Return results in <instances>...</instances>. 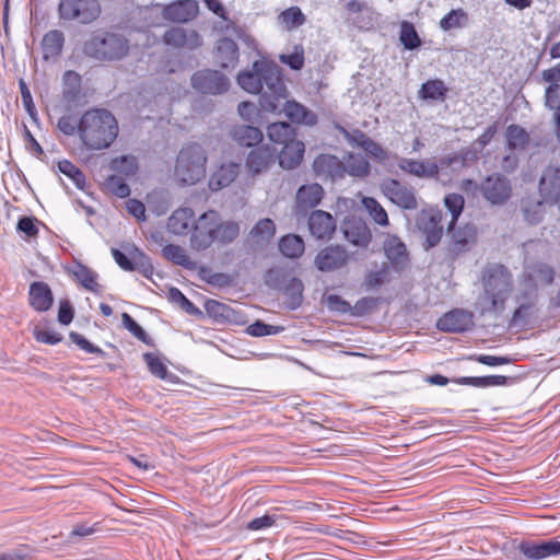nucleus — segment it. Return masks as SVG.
<instances>
[{"label": "nucleus", "mask_w": 560, "mask_h": 560, "mask_svg": "<svg viewBox=\"0 0 560 560\" xmlns=\"http://www.w3.org/2000/svg\"><path fill=\"white\" fill-rule=\"evenodd\" d=\"M118 132V121L107 109H89L80 117V140L90 151L108 149Z\"/></svg>", "instance_id": "nucleus-1"}, {"label": "nucleus", "mask_w": 560, "mask_h": 560, "mask_svg": "<svg viewBox=\"0 0 560 560\" xmlns=\"http://www.w3.org/2000/svg\"><path fill=\"white\" fill-rule=\"evenodd\" d=\"M207 155L198 143L184 145L177 154L174 176L180 185H195L206 176Z\"/></svg>", "instance_id": "nucleus-2"}, {"label": "nucleus", "mask_w": 560, "mask_h": 560, "mask_svg": "<svg viewBox=\"0 0 560 560\" xmlns=\"http://www.w3.org/2000/svg\"><path fill=\"white\" fill-rule=\"evenodd\" d=\"M485 294L491 303L492 311H502L512 289V275L500 264H490L482 271Z\"/></svg>", "instance_id": "nucleus-3"}, {"label": "nucleus", "mask_w": 560, "mask_h": 560, "mask_svg": "<svg viewBox=\"0 0 560 560\" xmlns=\"http://www.w3.org/2000/svg\"><path fill=\"white\" fill-rule=\"evenodd\" d=\"M84 54L101 61L122 59L129 50L128 40L119 34L102 33L93 35L84 44Z\"/></svg>", "instance_id": "nucleus-4"}, {"label": "nucleus", "mask_w": 560, "mask_h": 560, "mask_svg": "<svg viewBox=\"0 0 560 560\" xmlns=\"http://www.w3.org/2000/svg\"><path fill=\"white\" fill-rule=\"evenodd\" d=\"M281 70L277 63L269 60H256L250 70L241 72L237 78V84L246 92L252 94L261 93L272 82L279 85V75Z\"/></svg>", "instance_id": "nucleus-5"}, {"label": "nucleus", "mask_w": 560, "mask_h": 560, "mask_svg": "<svg viewBox=\"0 0 560 560\" xmlns=\"http://www.w3.org/2000/svg\"><path fill=\"white\" fill-rule=\"evenodd\" d=\"M98 0H60L58 15L63 21L90 24L101 14Z\"/></svg>", "instance_id": "nucleus-6"}, {"label": "nucleus", "mask_w": 560, "mask_h": 560, "mask_svg": "<svg viewBox=\"0 0 560 560\" xmlns=\"http://www.w3.org/2000/svg\"><path fill=\"white\" fill-rule=\"evenodd\" d=\"M380 189L390 202L400 209L416 210L418 208V200L415 189L398 179H383L380 184Z\"/></svg>", "instance_id": "nucleus-7"}, {"label": "nucleus", "mask_w": 560, "mask_h": 560, "mask_svg": "<svg viewBox=\"0 0 560 560\" xmlns=\"http://www.w3.org/2000/svg\"><path fill=\"white\" fill-rule=\"evenodd\" d=\"M217 219H219V213L214 210H209L196 219L190 235L192 249L205 250L214 243Z\"/></svg>", "instance_id": "nucleus-8"}, {"label": "nucleus", "mask_w": 560, "mask_h": 560, "mask_svg": "<svg viewBox=\"0 0 560 560\" xmlns=\"http://www.w3.org/2000/svg\"><path fill=\"white\" fill-rule=\"evenodd\" d=\"M191 86L201 94L219 95L230 88L229 79L218 70L202 69L190 79Z\"/></svg>", "instance_id": "nucleus-9"}, {"label": "nucleus", "mask_w": 560, "mask_h": 560, "mask_svg": "<svg viewBox=\"0 0 560 560\" xmlns=\"http://www.w3.org/2000/svg\"><path fill=\"white\" fill-rule=\"evenodd\" d=\"M482 197L491 205H503L512 195V185L508 177L500 173L488 175L479 185Z\"/></svg>", "instance_id": "nucleus-10"}, {"label": "nucleus", "mask_w": 560, "mask_h": 560, "mask_svg": "<svg viewBox=\"0 0 560 560\" xmlns=\"http://www.w3.org/2000/svg\"><path fill=\"white\" fill-rule=\"evenodd\" d=\"M350 260V254L341 245H328L315 256V267L322 272H331L345 268Z\"/></svg>", "instance_id": "nucleus-11"}, {"label": "nucleus", "mask_w": 560, "mask_h": 560, "mask_svg": "<svg viewBox=\"0 0 560 560\" xmlns=\"http://www.w3.org/2000/svg\"><path fill=\"white\" fill-rule=\"evenodd\" d=\"M515 548L526 560H542L560 555V541L558 539L521 540Z\"/></svg>", "instance_id": "nucleus-12"}, {"label": "nucleus", "mask_w": 560, "mask_h": 560, "mask_svg": "<svg viewBox=\"0 0 560 560\" xmlns=\"http://www.w3.org/2000/svg\"><path fill=\"white\" fill-rule=\"evenodd\" d=\"M199 13L198 2L195 0H179L163 7L162 16L173 23H187Z\"/></svg>", "instance_id": "nucleus-13"}, {"label": "nucleus", "mask_w": 560, "mask_h": 560, "mask_svg": "<svg viewBox=\"0 0 560 560\" xmlns=\"http://www.w3.org/2000/svg\"><path fill=\"white\" fill-rule=\"evenodd\" d=\"M163 42L175 48L194 50L202 45L200 35L195 30L172 27L163 35Z\"/></svg>", "instance_id": "nucleus-14"}, {"label": "nucleus", "mask_w": 560, "mask_h": 560, "mask_svg": "<svg viewBox=\"0 0 560 560\" xmlns=\"http://www.w3.org/2000/svg\"><path fill=\"white\" fill-rule=\"evenodd\" d=\"M472 314L468 311L455 308L447 312L436 322V327L442 331L463 332L472 326Z\"/></svg>", "instance_id": "nucleus-15"}, {"label": "nucleus", "mask_w": 560, "mask_h": 560, "mask_svg": "<svg viewBox=\"0 0 560 560\" xmlns=\"http://www.w3.org/2000/svg\"><path fill=\"white\" fill-rule=\"evenodd\" d=\"M442 218L440 213L423 212L418 219V228L425 236V248L436 246L443 235Z\"/></svg>", "instance_id": "nucleus-16"}, {"label": "nucleus", "mask_w": 560, "mask_h": 560, "mask_svg": "<svg viewBox=\"0 0 560 560\" xmlns=\"http://www.w3.org/2000/svg\"><path fill=\"white\" fill-rule=\"evenodd\" d=\"M539 192L544 202L556 203L560 200V168L548 166L539 182Z\"/></svg>", "instance_id": "nucleus-17"}, {"label": "nucleus", "mask_w": 560, "mask_h": 560, "mask_svg": "<svg viewBox=\"0 0 560 560\" xmlns=\"http://www.w3.org/2000/svg\"><path fill=\"white\" fill-rule=\"evenodd\" d=\"M308 230L317 240H329L336 231V221L330 213L314 210L308 218Z\"/></svg>", "instance_id": "nucleus-18"}, {"label": "nucleus", "mask_w": 560, "mask_h": 560, "mask_svg": "<svg viewBox=\"0 0 560 560\" xmlns=\"http://www.w3.org/2000/svg\"><path fill=\"white\" fill-rule=\"evenodd\" d=\"M277 150L269 145L253 149L246 158V167L256 175L267 171L276 161Z\"/></svg>", "instance_id": "nucleus-19"}, {"label": "nucleus", "mask_w": 560, "mask_h": 560, "mask_svg": "<svg viewBox=\"0 0 560 560\" xmlns=\"http://www.w3.org/2000/svg\"><path fill=\"white\" fill-rule=\"evenodd\" d=\"M195 222L194 210L189 207H180L170 215L166 230L174 235L184 236L191 232Z\"/></svg>", "instance_id": "nucleus-20"}, {"label": "nucleus", "mask_w": 560, "mask_h": 560, "mask_svg": "<svg viewBox=\"0 0 560 560\" xmlns=\"http://www.w3.org/2000/svg\"><path fill=\"white\" fill-rule=\"evenodd\" d=\"M398 167L406 174L413 175L419 178H433L439 175V165L431 161H418L408 158H400L397 163Z\"/></svg>", "instance_id": "nucleus-21"}, {"label": "nucleus", "mask_w": 560, "mask_h": 560, "mask_svg": "<svg viewBox=\"0 0 560 560\" xmlns=\"http://www.w3.org/2000/svg\"><path fill=\"white\" fill-rule=\"evenodd\" d=\"M345 238L357 246L366 247L371 240L372 234L365 222L360 219H348L343 223Z\"/></svg>", "instance_id": "nucleus-22"}, {"label": "nucleus", "mask_w": 560, "mask_h": 560, "mask_svg": "<svg viewBox=\"0 0 560 560\" xmlns=\"http://www.w3.org/2000/svg\"><path fill=\"white\" fill-rule=\"evenodd\" d=\"M272 83V86L268 85L264 90L259 98V105L266 112L276 113L280 109L282 101L287 97V88L282 74L279 75V86L276 82Z\"/></svg>", "instance_id": "nucleus-23"}, {"label": "nucleus", "mask_w": 560, "mask_h": 560, "mask_svg": "<svg viewBox=\"0 0 560 560\" xmlns=\"http://www.w3.org/2000/svg\"><path fill=\"white\" fill-rule=\"evenodd\" d=\"M28 300L36 312H46L52 306L54 295L47 283L35 281L30 285Z\"/></svg>", "instance_id": "nucleus-24"}, {"label": "nucleus", "mask_w": 560, "mask_h": 560, "mask_svg": "<svg viewBox=\"0 0 560 560\" xmlns=\"http://www.w3.org/2000/svg\"><path fill=\"white\" fill-rule=\"evenodd\" d=\"M238 46L233 39L223 37L218 40L214 58L221 68H234L238 62Z\"/></svg>", "instance_id": "nucleus-25"}, {"label": "nucleus", "mask_w": 560, "mask_h": 560, "mask_svg": "<svg viewBox=\"0 0 560 560\" xmlns=\"http://www.w3.org/2000/svg\"><path fill=\"white\" fill-rule=\"evenodd\" d=\"M384 252L394 269L400 270L408 264L406 245L396 235H390L384 242Z\"/></svg>", "instance_id": "nucleus-26"}, {"label": "nucleus", "mask_w": 560, "mask_h": 560, "mask_svg": "<svg viewBox=\"0 0 560 560\" xmlns=\"http://www.w3.org/2000/svg\"><path fill=\"white\" fill-rule=\"evenodd\" d=\"M324 197V189L319 184L313 183L303 185L296 192L298 211L306 212L308 209L318 206Z\"/></svg>", "instance_id": "nucleus-27"}, {"label": "nucleus", "mask_w": 560, "mask_h": 560, "mask_svg": "<svg viewBox=\"0 0 560 560\" xmlns=\"http://www.w3.org/2000/svg\"><path fill=\"white\" fill-rule=\"evenodd\" d=\"M282 149L278 153L279 164L287 170L295 168L302 161L305 145L302 141L293 139L282 144Z\"/></svg>", "instance_id": "nucleus-28"}, {"label": "nucleus", "mask_w": 560, "mask_h": 560, "mask_svg": "<svg viewBox=\"0 0 560 560\" xmlns=\"http://www.w3.org/2000/svg\"><path fill=\"white\" fill-rule=\"evenodd\" d=\"M313 170L318 176L330 177L331 179L343 176L345 166L334 155L320 154L313 162Z\"/></svg>", "instance_id": "nucleus-29"}, {"label": "nucleus", "mask_w": 560, "mask_h": 560, "mask_svg": "<svg viewBox=\"0 0 560 560\" xmlns=\"http://www.w3.org/2000/svg\"><path fill=\"white\" fill-rule=\"evenodd\" d=\"M203 307L207 316L214 323L225 324L237 322V312L225 303L209 299L205 302Z\"/></svg>", "instance_id": "nucleus-30"}, {"label": "nucleus", "mask_w": 560, "mask_h": 560, "mask_svg": "<svg viewBox=\"0 0 560 560\" xmlns=\"http://www.w3.org/2000/svg\"><path fill=\"white\" fill-rule=\"evenodd\" d=\"M285 116L295 124L315 126L317 115L296 101H285L283 106Z\"/></svg>", "instance_id": "nucleus-31"}, {"label": "nucleus", "mask_w": 560, "mask_h": 560, "mask_svg": "<svg viewBox=\"0 0 560 560\" xmlns=\"http://www.w3.org/2000/svg\"><path fill=\"white\" fill-rule=\"evenodd\" d=\"M238 168L240 165L236 163L222 164L210 176L208 183L210 190L218 191L224 187H228L236 178Z\"/></svg>", "instance_id": "nucleus-32"}, {"label": "nucleus", "mask_w": 560, "mask_h": 560, "mask_svg": "<svg viewBox=\"0 0 560 560\" xmlns=\"http://www.w3.org/2000/svg\"><path fill=\"white\" fill-rule=\"evenodd\" d=\"M65 45V35L59 30L47 32L42 39L43 59L50 60L58 58Z\"/></svg>", "instance_id": "nucleus-33"}, {"label": "nucleus", "mask_w": 560, "mask_h": 560, "mask_svg": "<svg viewBox=\"0 0 560 560\" xmlns=\"http://www.w3.org/2000/svg\"><path fill=\"white\" fill-rule=\"evenodd\" d=\"M71 273L85 290L95 294H101V287L97 282L98 273L96 271L86 265L75 262L71 269Z\"/></svg>", "instance_id": "nucleus-34"}, {"label": "nucleus", "mask_w": 560, "mask_h": 560, "mask_svg": "<svg viewBox=\"0 0 560 560\" xmlns=\"http://www.w3.org/2000/svg\"><path fill=\"white\" fill-rule=\"evenodd\" d=\"M62 83V101L69 106L74 105L81 93V75L73 70H68L63 73Z\"/></svg>", "instance_id": "nucleus-35"}, {"label": "nucleus", "mask_w": 560, "mask_h": 560, "mask_svg": "<svg viewBox=\"0 0 560 560\" xmlns=\"http://www.w3.org/2000/svg\"><path fill=\"white\" fill-rule=\"evenodd\" d=\"M232 139L242 147H253L262 141V131L250 125H238L231 130Z\"/></svg>", "instance_id": "nucleus-36"}, {"label": "nucleus", "mask_w": 560, "mask_h": 560, "mask_svg": "<svg viewBox=\"0 0 560 560\" xmlns=\"http://www.w3.org/2000/svg\"><path fill=\"white\" fill-rule=\"evenodd\" d=\"M448 89L441 79H431L422 83L419 97L424 101L442 102L447 95Z\"/></svg>", "instance_id": "nucleus-37"}, {"label": "nucleus", "mask_w": 560, "mask_h": 560, "mask_svg": "<svg viewBox=\"0 0 560 560\" xmlns=\"http://www.w3.org/2000/svg\"><path fill=\"white\" fill-rule=\"evenodd\" d=\"M240 235V225L235 221L220 222V218L215 220L214 243L228 245L234 242Z\"/></svg>", "instance_id": "nucleus-38"}, {"label": "nucleus", "mask_w": 560, "mask_h": 560, "mask_svg": "<svg viewBox=\"0 0 560 560\" xmlns=\"http://www.w3.org/2000/svg\"><path fill=\"white\" fill-rule=\"evenodd\" d=\"M505 137L506 147L510 150H525L529 143V133L520 125L508 126Z\"/></svg>", "instance_id": "nucleus-39"}, {"label": "nucleus", "mask_w": 560, "mask_h": 560, "mask_svg": "<svg viewBox=\"0 0 560 560\" xmlns=\"http://www.w3.org/2000/svg\"><path fill=\"white\" fill-rule=\"evenodd\" d=\"M457 384L468 385L478 388L503 386L508 383L504 375H487V376H463L456 381Z\"/></svg>", "instance_id": "nucleus-40"}, {"label": "nucleus", "mask_w": 560, "mask_h": 560, "mask_svg": "<svg viewBox=\"0 0 560 560\" xmlns=\"http://www.w3.org/2000/svg\"><path fill=\"white\" fill-rule=\"evenodd\" d=\"M516 304H524L527 306L535 307L538 302V285L533 281V277H523L522 288L515 295Z\"/></svg>", "instance_id": "nucleus-41"}, {"label": "nucleus", "mask_w": 560, "mask_h": 560, "mask_svg": "<svg viewBox=\"0 0 560 560\" xmlns=\"http://www.w3.org/2000/svg\"><path fill=\"white\" fill-rule=\"evenodd\" d=\"M279 249L288 258H299L305 249L304 241L295 234L284 235L279 241Z\"/></svg>", "instance_id": "nucleus-42"}, {"label": "nucleus", "mask_w": 560, "mask_h": 560, "mask_svg": "<svg viewBox=\"0 0 560 560\" xmlns=\"http://www.w3.org/2000/svg\"><path fill=\"white\" fill-rule=\"evenodd\" d=\"M469 16L468 13L462 9H452L446 13L439 22V26L442 31L448 32L454 28H463L468 25Z\"/></svg>", "instance_id": "nucleus-43"}, {"label": "nucleus", "mask_w": 560, "mask_h": 560, "mask_svg": "<svg viewBox=\"0 0 560 560\" xmlns=\"http://www.w3.org/2000/svg\"><path fill=\"white\" fill-rule=\"evenodd\" d=\"M267 136L273 143L283 144L294 139V128L289 122H272L267 128Z\"/></svg>", "instance_id": "nucleus-44"}, {"label": "nucleus", "mask_w": 560, "mask_h": 560, "mask_svg": "<svg viewBox=\"0 0 560 560\" xmlns=\"http://www.w3.org/2000/svg\"><path fill=\"white\" fill-rule=\"evenodd\" d=\"M304 284L301 279L293 277L284 287V296L287 300L288 307L290 310H296L303 302Z\"/></svg>", "instance_id": "nucleus-45"}, {"label": "nucleus", "mask_w": 560, "mask_h": 560, "mask_svg": "<svg viewBox=\"0 0 560 560\" xmlns=\"http://www.w3.org/2000/svg\"><path fill=\"white\" fill-rule=\"evenodd\" d=\"M112 171L125 177H131L138 172V160L133 155H121L112 159L109 163Z\"/></svg>", "instance_id": "nucleus-46"}, {"label": "nucleus", "mask_w": 560, "mask_h": 560, "mask_svg": "<svg viewBox=\"0 0 560 560\" xmlns=\"http://www.w3.org/2000/svg\"><path fill=\"white\" fill-rule=\"evenodd\" d=\"M278 20L288 31H292L303 25L306 19L302 10L293 5L283 10Z\"/></svg>", "instance_id": "nucleus-47"}, {"label": "nucleus", "mask_w": 560, "mask_h": 560, "mask_svg": "<svg viewBox=\"0 0 560 560\" xmlns=\"http://www.w3.org/2000/svg\"><path fill=\"white\" fill-rule=\"evenodd\" d=\"M523 277L530 278L533 277V281H540L544 284H551L555 279V270L552 267L545 262H537L523 273Z\"/></svg>", "instance_id": "nucleus-48"}, {"label": "nucleus", "mask_w": 560, "mask_h": 560, "mask_svg": "<svg viewBox=\"0 0 560 560\" xmlns=\"http://www.w3.org/2000/svg\"><path fill=\"white\" fill-rule=\"evenodd\" d=\"M399 40L407 50H413L420 47L421 39L412 23L402 21L399 31Z\"/></svg>", "instance_id": "nucleus-49"}, {"label": "nucleus", "mask_w": 560, "mask_h": 560, "mask_svg": "<svg viewBox=\"0 0 560 560\" xmlns=\"http://www.w3.org/2000/svg\"><path fill=\"white\" fill-rule=\"evenodd\" d=\"M363 207L368 211L371 219L381 226L388 225V215L383 206L372 197H364L362 200Z\"/></svg>", "instance_id": "nucleus-50"}, {"label": "nucleus", "mask_w": 560, "mask_h": 560, "mask_svg": "<svg viewBox=\"0 0 560 560\" xmlns=\"http://www.w3.org/2000/svg\"><path fill=\"white\" fill-rule=\"evenodd\" d=\"M58 170L65 176L70 178L78 189H83L85 186V175L69 160H61L58 162Z\"/></svg>", "instance_id": "nucleus-51"}, {"label": "nucleus", "mask_w": 560, "mask_h": 560, "mask_svg": "<svg viewBox=\"0 0 560 560\" xmlns=\"http://www.w3.org/2000/svg\"><path fill=\"white\" fill-rule=\"evenodd\" d=\"M162 254L166 259L178 266L190 268L192 265L185 249L179 245L167 244L163 247Z\"/></svg>", "instance_id": "nucleus-52"}, {"label": "nucleus", "mask_w": 560, "mask_h": 560, "mask_svg": "<svg viewBox=\"0 0 560 560\" xmlns=\"http://www.w3.org/2000/svg\"><path fill=\"white\" fill-rule=\"evenodd\" d=\"M389 267L384 264L378 270L369 271L364 278L366 290H373L381 287L388 280Z\"/></svg>", "instance_id": "nucleus-53"}, {"label": "nucleus", "mask_w": 560, "mask_h": 560, "mask_svg": "<svg viewBox=\"0 0 560 560\" xmlns=\"http://www.w3.org/2000/svg\"><path fill=\"white\" fill-rule=\"evenodd\" d=\"M129 255L136 264V269L138 268L144 277L150 278L154 268L149 257L136 246L130 248Z\"/></svg>", "instance_id": "nucleus-54"}, {"label": "nucleus", "mask_w": 560, "mask_h": 560, "mask_svg": "<svg viewBox=\"0 0 560 560\" xmlns=\"http://www.w3.org/2000/svg\"><path fill=\"white\" fill-rule=\"evenodd\" d=\"M143 360L147 363L151 374L159 377L160 380L168 378L167 368L158 354L147 352L143 354Z\"/></svg>", "instance_id": "nucleus-55"}, {"label": "nucleus", "mask_w": 560, "mask_h": 560, "mask_svg": "<svg viewBox=\"0 0 560 560\" xmlns=\"http://www.w3.org/2000/svg\"><path fill=\"white\" fill-rule=\"evenodd\" d=\"M124 327L131 332L138 340L142 341L148 346H152L153 341L144 331V329L128 314L122 313L121 315Z\"/></svg>", "instance_id": "nucleus-56"}, {"label": "nucleus", "mask_w": 560, "mask_h": 560, "mask_svg": "<svg viewBox=\"0 0 560 560\" xmlns=\"http://www.w3.org/2000/svg\"><path fill=\"white\" fill-rule=\"evenodd\" d=\"M284 330L283 326L269 325L261 320H256L250 324L246 331L253 337H265L271 335H278Z\"/></svg>", "instance_id": "nucleus-57"}, {"label": "nucleus", "mask_w": 560, "mask_h": 560, "mask_svg": "<svg viewBox=\"0 0 560 560\" xmlns=\"http://www.w3.org/2000/svg\"><path fill=\"white\" fill-rule=\"evenodd\" d=\"M105 187L108 191L119 198H126L130 195L128 184L117 174L110 175L106 178Z\"/></svg>", "instance_id": "nucleus-58"}, {"label": "nucleus", "mask_w": 560, "mask_h": 560, "mask_svg": "<svg viewBox=\"0 0 560 560\" xmlns=\"http://www.w3.org/2000/svg\"><path fill=\"white\" fill-rule=\"evenodd\" d=\"M280 61L292 70H301L304 66V48L302 45H295L291 54H282Z\"/></svg>", "instance_id": "nucleus-59"}, {"label": "nucleus", "mask_w": 560, "mask_h": 560, "mask_svg": "<svg viewBox=\"0 0 560 560\" xmlns=\"http://www.w3.org/2000/svg\"><path fill=\"white\" fill-rule=\"evenodd\" d=\"M170 298L173 302L180 305V307L189 315L202 316V312L177 288L170 290Z\"/></svg>", "instance_id": "nucleus-60"}, {"label": "nucleus", "mask_w": 560, "mask_h": 560, "mask_svg": "<svg viewBox=\"0 0 560 560\" xmlns=\"http://www.w3.org/2000/svg\"><path fill=\"white\" fill-rule=\"evenodd\" d=\"M276 233V225L270 219L259 220L252 229L250 235L262 241H269Z\"/></svg>", "instance_id": "nucleus-61"}, {"label": "nucleus", "mask_w": 560, "mask_h": 560, "mask_svg": "<svg viewBox=\"0 0 560 560\" xmlns=\"http://www.w3.org/2000/svg\"><path fill=\"white\" fill-rule=\"evenodd\" d=\"M534 308L535 307L527 306L524 304H517V307L513 312L512 317L509 322V326L510 327L526 326L533 315Z\"/></svg>", "instance_id": "nucleus-62"}, {"label": "nucleus", "mask_w": 560, "mask_h": 560, "mask_svg": "<svg viewBox=\"0 0 560 560\" xmlns=\"http://www.w3.org/2000/svg\"><path fill=\"white\" fill-rule=\"evenodd\" d=\"M444 205L452 215V221L450 223L451 228L457 221L458 217L463 211L464 198L458 194H448L444 198Z\"/></svg>", "instance_id": "nucleus-63"}, {"label": "nucleus", "mask_w": 560, "mask_h": 560, "mask_svg": "<svg viewBox=\"0 0 560 560\" xmlns=\"http://www.w3.org/2000/svg\"><path fill=\"white\" fill-rule=\"evenodd\" d=\"M69 337L71 339V341L77 345L81 350H83L84 352L86 353H91V354H96V355H100V357H105V351L97 347V346H94L93 343H91L84 336H82L81 334L79 332H75V331H71L69 334Z\"/></svg>", "instance_id": "nucleus-64"}]
</instances>
